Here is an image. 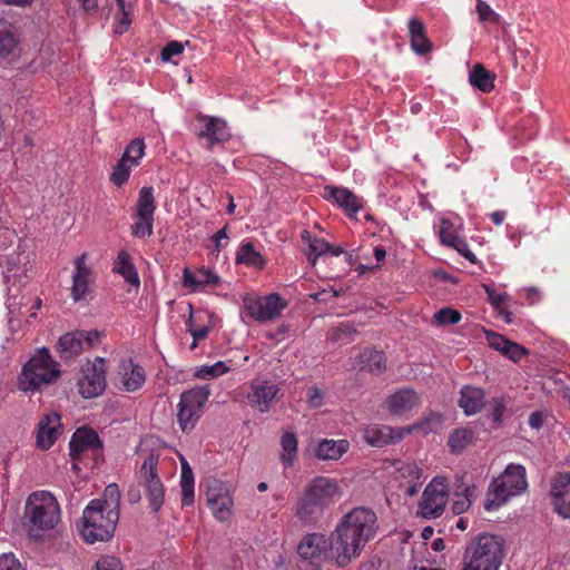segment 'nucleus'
<instances>
[{
    "label": "nucleus",
    "mask_w": 570,
    "mask_h": 570,
    "mask_svg": "<svg viewBox=\"0 0 570 570\" xmlns=\"http://www.w3.org/2000/svg\"><path fill=\"white\" fill-rule=\"evenodd\" d=\"M282 454L281 461L285 468L294 464L297 458L298 441L294 432H285L281 439Z\"/></svg>",
    "instance_id": "obj_40"
},
{
    "label": "nucleus",
    "mask_w": 570,
    "mask_h": 570,
    "mask_svg": "<svg viewBox=\"0 0 570 570\" xmlns=\"http://www.w3.org/2000/svg\"><path fill=\"white\" fill-rule=\"evenodd\" d=\"M19 40L11 23L0 18V59L11 56L17 49Z\"/></svg>",
    "instance_id": "obj_38"
},
{
    "label": "nucleus",
    "mask_w": 570,
    "mask_h": 570,
    "mask_svg": "<svg viewBox=\"0 0 570 570\" xmlns=\"http://www.w3.org/2000/svg\"><path fill=\"white\" fill-rule=\"evenodd\" d=\"M145 142L142 138H136L131 140L121 156V159L134 167L140 164V160L145 156Z\"/></svg>",
    "instance_id": "obj_46"
},
{
    "label": "nucleus",
    "mask_w": 570,
    "mask_h": 570,
    "mask_svg": "<svg viewBox=\"0 0 570 570\" xmlns=\"http://www.w3.org/2000/svg\"><path fill=\"white\" fill-rule=\"evenodd\" d=\"M504 559V539L481 533L465 547L461 570H499Z\"/></svg>",
    "instance_id": "obj_4"
},
{
    "label": "nucleus",
    "mask_w": 570,
    "mask_h": 570,
    "mask_svg": "<svg viewBox=\"0 0 570 570\" xmlns=\"http://www.w3.org/2000/svg\"><path fill=\"white\" fill-rule=\"evenodd\" d=\"M485 293L488 295L489 303L497 309H501L509 298L507 293H498L489 285H483Z\"/></svg>",
    "instance_id": "obj_53"
},
{
    "label": "nucleus",
    "mask_w": 570,
    "mask_h": 570,
    "mask_svg": "<svg viewBox=\"0 0 570 570\" xmlns=\"http://www.w3.org/2000/svg\"><path fill=\"white\" fill-rule=\"evenodd\" d=\"M0 570H26L12 552L0 554Z\"/></svg>",
    "instance_id": "obj_56"
},
{
    "label": "nucleus",
    "mask_w": 570,
    "mask_h": 570,
    "mask_svg": "<svg viewBox=\"0 0 570 570\" xmlns=\"http://www.w3.org/2000/svg\"><path fill=\"white\" fill-rule=\"evenodd\" d=\"M120 510V490L108 484L101 498L91 500L83 509L80 534L87 543L106 542L115 533Z\"/></svg>",
    "instance_id": "obj_2"
},
{
    "label": "nucleus",
    "mask_w": 570,
    "mask_h": 570,
    "mask_svg": "<svg viewBox=\"0 0 570 570\" xmlns=\"http://www.w3.org/2000/svg\"><path fill=\"white\" fill-rule=\"evenodd\" d=\"M476 12L481 22H498L499 16L482 0H476Z\"/></svg>",
    "instance_id": "obj_52"
},
{
    "label": "nucleus",
    "mask_w": 570,
    "mask_h": 570,
    "mask_svg": "<svg viewBox=\"0 0 570 570\" xmlns=\"http://www.w3.org/2000/svg\"><path fill=\"white\" fill-rule=\"evenodd\" d=\"M341 494L338 481L323 475L315 476L304 485L297 497L294 514L302 523L314 525Z\"/></svg>",
    "instance_id": "obj_3"
},
{
    "label": "nucleus",
    "mask_w": 570,
    "mask_h": 570,
    "mask_svg": "<svg viewBox=\"0 0 570 570\" xmlns=\"http://www.w3.org/2000/svg\"><path fill=\"white\" fill-rule=\"evenodd\" d=\"M26 523L29 535L40 538L60 521L61 511L57 499L48 491L31 493L26 503Z\"/></svg>",
    "instance_id": "obj_5"
},
{
    "label": "nucleus",
    "mask_w": 570,
    "mask_h": 570,
    "mask_svg": "<svg viewBox=\"0 0 570 570\" xmlns=\"http://www.w3.org/2000/svg\"><path fill=\"white\" fill-rule=\"evenodd\" d=\"M422 403L420 395L413 389H402L391 394L386 400L387 410L394 415L407 413Z\"/></svg>",
    "instance_id": "obj_26"
},
{
    "label": "nucleus",
    "mask_w": 570,
    "mask_h": 570,
    "mask_svg": "<svg viewBox=\"0 0 570 570\" xmlns=\"http://www.w3.org/2000/svg\"><path fill=\"white\" fill-rule=\"evenodd\" d=\"M333 547L334 540L332 534L327 538L322 533H309L301 540L297 553L303 559L311 560L312 562H321L322 560L335 561Z\"/></svg>",
    "instance_id": "obj_14"
},
{
    "label": "nucleus",
    "mask_w": 570,
    "mask_h": 570,
    "mask_svg": "<svg viewBox=\"0 0 570 570\" xmlns=\"http://www.w3.org/2000/svg\"><path fill=\"white\" fill-rule=\"evenodd\" d=\"M356 334L357 331L351 323L342 322L328 332L327 338L332 343L348 344L354 341Z\"/></svg>",
    "instance_id": "obj_44"
},
{
    "label": "nucleus",
    "mask_w": 570,
    "mask_h": 570,
    "mask_svg": "<svg viewBox=\"0 0 570 570\" xmlns=\"http://www.w3.org/2000/svg\"><path fill=\"white\" fill-rule=\"evenodd\" d=\"M392 466L396 478L404 481V483L413 482L422 478V470L415 462L394 460Z\"/></svg>",
    "instance_id": "obj_42"
},
{
    "label": "nucleus",
    "mask_w": 570,
    "mask_h": 570,
    "mask_svg": "<svg viewBox=\"0 0 570 570\" xmlns=\"http://www.w3.org/2000/svg\"><path fill=\"white\" fill-rule=\"evenodd\" d=\"M528 488L525 468L510 463L504 471L494 478L488 489L484 509L493 511L504 505L509 499L520 495Z\"/></svg>",
    "instance_id": "obj_6"
},
{
    "label": "nucleus",
    "mask_w": 570,
    "mask_h": 570,
    "mask_svg": "<svg viewBox=\"0 0 570 570\" xmlns=\"http://www.w3.org/2000/svg\"><path fill=\"white\" fill-rule=\"evenodd\" d=\"M323 197L336 204L348 217L355 216L363 208V199L345 187L325 186Z\"/></svg>",
    "instance_id": "obj_20"
},
{
    "label": "nucleus",
    "mask_w": 570,
    "mask_h": 570,
    "mask_svg": "<svg viewBox=\"0 0 570 570\" xmlns=\"http://www.w3.org/2000/svg\"><path fill=\"white\" fill-rule=\"evenodd\" d=\"M543 422L544 416L539 411L531 413L528 421L529 425L534 430H539L543 425Z\"/></svg>",
    "instance_id": "obj_62"
},
{
    "label": "nucleus",
    "mask_w": 570,
    "mask_h": 570,
    "mask_svg": "<svg viewBox=\"0 0 570 570\" xmlns=\"http://www.w3.org/2000/svg\"><path fill=\"white\" fill-rule=\"evenodd\" d=\"M474 485L463 483L456 487L452 503V510L455 514H461L470 508L474 497Z\"/></svg>",
    "instance_id": "obj_43"
},
{
    "label": "nucleus",
    "mask_w": 570,
    "mask_h": 570,
    "mask_svg": "<svg viewBox=\"0 0 570 570\" xmlns=\"http://www.w3.org/2000/svg\"><path fill=\"white\" fill-rule=\"evenodd\" d=\"M117 11L114 14V31L117 35L127 32L134 21L137 0H116Z\"/></svg>",
    "instance_id": "obj_30"
},
{
    "label": "nucleus",
    "mask_w": 570,
    "mask_h": 570,
    "mask_svg": "<svg viewBox=\"0 0 570 570\" xmlns=\"http://www.w3.org/2000/svg\"><path fill=\"white\" fill-rule=\"evenodd\" d=\"M301 239L307 246L306 257L307 261L315 266L317 259L327 254L328 249H331V244L327 243L323 238H318L312 235V233L307 229L301 232Z\"/></svg>",
    "instance_id": "obj_34"
},
{
    "label": "nucleus",
    "mask_w": 570,
    "mask_h": 570,
    "mask_svg": "<svg viewBox=\"0 0 570 570\" xmlns=\"http://www.w3.org/2000/svg\"><path fill=\"white\" fill-rule=\"evenodd\" d=\"M448 485L444 478H434L425 488L419 503V513L424 519L440 517L448 503Z\"/></svg>",
    "instance_id": "obj_12"
},
{
    "label": "nucleus",
    "mask_w": 570,
    "mask_h": 570,
    "mask_svg": "<svg viewBox=\"0 0 570 570\" xmlns=\"http://www.w3.org/2000/svg\"><path fill=\"white\" fill-rule=\"evenodd\" d=\"M475 432L471 428H458L450 433L448 446L451 453L458 454L473 443Z\"/></svg>",
    "instance_id": "obj_39"
},
{
    "label": "nucleus",
    "mask_w": 570,
    "mask_h": 570,
    "mask_svg": "<svg viewBox=\"0 0 570 570\" xmlns=\"http://www.w3.org/2000/svg\"><path fill=\"white\" fill-rule=\"evenodd\" d=\"M442 425L443 416L440 413L430 412L413 424L403 426V433L404 436H407L414 432H417L422 435H428L430 433H438L442 429Z\"/></svg>",
    "instance_id": "obj_32"
},
{
    "label": "nucleus",
    "mask_w": 570,
    "mask_h": 570,
    "mask_svg": "<svg viewBox=\"0 0 570 570\" xmlns=\"http://www.w3.org/2000/svg\"><path fill=\"white\" fill-rule=\"evenodd\" d=\"M158 461L159 455L151 451L145 458L140 469L146 497L155 513L161 509L165 501V487L157 473Z\"/></svg>",
    "instance_id": "obj_10"
},
{
    "label": "nucleus",
    "mask_w": 570,
    "mask_h": 570,
    "mask_svg": "<svg viewBox=\"0 0 570 570\" xmlns=\"http://www.w3.org/2000/svg\"><path fill=\"white\" fill-rule=\"evenodd\" d=\"M61 417L58 413L53 412L43 416L37 431V445L41 450L50 449L58 440L61 433Z\"/></svg>",
    "instance_id": "obj_25"
},
{
    "label": "nucleus",
    "mask_w": 570,
    "mask_h": 570,
    "mask_svg": "<svg viewBox=\"0 0 570 570\" xmlns=\"http://www.w3.org/2000/svg\"><path fill=\"white\" fill-rule=\"evenodd\" d=\"M206 499L216 520L225 522L230 519L234 502L226 483L216 478L208 479L206 482Z\"/></svg>",
    "instance_id": "obj_13"
},
{
    "label": "nucleus",
    "mask_w": 570,
    "mask_h": 570,
    "mask_svg": "<svg viewBox=\"0 0 570 570\" xmlns=\"http://www.w3.org/2000/svg\"><path fill=\"white\" fill-rule=\"evenodd\" d=\"M469 80L473 87L488 94L494 88L495 75L485 69L482 63H476L470 71Z\"/></svg>",
    "instance_id": "obj_37"
},
{
    "label": "nucleus",
    "mask_w": 570,
    "mask_h": 570,
    "mask_svg": "<svg viewBox=\"0 0 570 570\" xmlns=\"http://www.w3.org/2000/svg\"><path fill=\"white\" fill-rule=\"evenodd\" d=\"M461 313L458 309L445 307L438 311L434 316V323L440 326L458 324L461 321Z\"/></svg>",
    "instance_id": "obj_50"
},
{
    "label": "nucleus",
    "mask_w": 570,
    "mask_h": 570,
    "mask_svg": "<svg viewBox=\"0 0 570 570\" xmlns=\"http://www.w3.org/2000/svg\"><path fill=\"white\" fill-rule=\"evenodd\" d=\"M60 376L59 363L46 347L39 348L23 365L19 375V389L23 392H35L42 385L53 383Z\"/></svg>",
    "instance_id": "obj_7"
},
{
    "label": "nucleus",
    "mask_w": 570,
    "mask_h": 570,
    "mask_svg": "<svg viewBox=\"0 0 570 570\" xmlns=\"http://www.w3.org/2000/svg\"><path fill=\"white\" fill-rule=\"evenodd\" d=\"M79 393L91 399L100 395L106 387L105 360L96 357L92 363H88L82 370V376L78 381Z\"/></svg>",
    "instance_id": "obj_18"
},
{
    "label": "nucleus",
    "mask_w": 570,
    "mask_h": 570,
    "mask_svg": "<svg viewBox=\"0 0 570 570\" xmlns=\"http://www.w3.org/2000/svg\"><path fill=\"white\" fill-rule=\"evenodd\" d=\"M550 494L554 511L563 519L570 518V472L559 473L553 479Z\"/></svg>",
    "instance_id": "obj_24"
},
{
    "label": "nucleus",
    "mask_w": 570,
    "mask_h": 570,
    "mask_svg": "<svg viewBox=\"0 0 570 570\" xmlns=\"http://www.w3.org/2000/svg\"><path fill=\"white\" fill-rule=\"evenodd\" d=\"M69 448L71 458L77 460L87 451H91L94 456L100 455L102 444L95 430L78 429L70 440Z\"/></svg>",
    "instance_id": "obj_21"
},
{
    "label": "nucleus",
    "mask_w": 570,
    "mask_h": 570,
    "mask_svg": "<svg viewBox=\"0 0 570 570\" xmlns=\"http://www.w3.org/2000/svg\"><path fill=\"white\" fill-rule=\"evenodd\" d=\"M145 380L144 368L138 364H131L130 368L125 371L124 387L128 392H134L142 386Z\"/></svg>",
    "instance_id": "obj_45"
},
{
    "label": "nucleus",
    "mask_w": 570,
    "mask_h": 570,
    "mask_svg": "<svg viewBox=\"0 0 570 570\" xmlns=\"http://www.w3.org/2000/svg\"><path fill=\"white\" fill-rule=\"evenodd\" d=\"M230 371V367L223 361L213 365H204L197 371V376L203 380H212Z\"/></svg>",
    "instance_id": "obj_48"
},
{
    "label": "nucleus",
    "mask_w": 570,
    "mask_h": 570,
    "mask_svg": "<svg viewBox=\"0 0 570 570\" xmlns=\"http://www.w3.org/2000/svg\"><path fill=\"white\" fill-rule=\"evenodd\" d=\"M405 484H406L405 494L409 497H414L419 492V488L421 487L422 481L420 479V480H415L413 482H407Z\"/></svg>",
    "instance_id": "obj_64"
},
{
    "label": "nucleus",
    "mask_w": 570,
    "mask_h": 570,
    "mask_svg": "<svg viewBox=\"0 0 570 570\" xmlns=\"http://www.w3.org/2000/svg\"><path fill=\"white\" fill-rule=\"evenodd\" d=\"M183 283L185 287L198 291L205 286H216L219 283V277L210 269L200 268L196 272L184 271Z\"/></svg>",
    "instance_id": "obj_33"
},
{
    "label": "nucleus",
    "mask_w": 570,
    "mask_h": 570,
    "mask_svg": "<svg viewBox=\"0 0 570 570\" xmlns=\"http://www.w3.org/2000/svg\"><path fill=\"white\" fill-rule=\"evenodd\" d=\"M503 354L513 362H518L527 354V350L514 342H510Z\"/></svg>",
    "instance_id": "obj_60"
},
{
    "label": "nucleus",
    "mask_w": 570,
    "mask_h": 570,
    "mask_svg": "<svg viewBox=\"0 0 570 570\" xmlns=\"http://www.w3.org/2000/svg\"><path fill=\"white\" fill-rule=\"evenodd\" d=\"M407 27L412 50L420 56L431 52L432 43L426 36V29L423 21L413 17L409 20Z\"/></svg>",
    "instance_id": "obj_28"
},
{
    "label": "nucleus",
    "mask_w": 570,
    "mask_h": 570,
    "mask_svg": "<svg viewBox=\"0 0 570 570\" xmlns=\"http://www.w3.org/2000/svg\"><path fill=\"white\" fill-rule=\"evenodd\" d=\"M180 490L181 507H191L195 498V479L193 470L185 459H181Z\"/></svg>",
    "instance_id": "obj_36"
},
{
    "label": "nucleus",
    "mask_w": 570,
    "mask_h": 570,
    "mask_svg": "<svg viewBox=\"0 0 570 570\" xmlns=\"http://www.w3.org/2000/svg\"><path fill=\"white\" fill-rule=\"evenodd\" d=\"M87 253H82L73 259L70 296L75 303L87 299L95 283L94 271L87 264Z\"/></svg>",
    "instance_id": "obj_17"
},
{
    "label": "nucleus",
    "mask_w": 570,
    "mask_h": 570,
    "mask_svg": "<svg viewBox=\"0 0 570 570\" xmlns=\"http://www.w3.org/2000/svg\"><path fill=\"white\" fill-rule=\"evenodd\" d=\"M364 441L373 448H384L401 442L405 436L403 428L385 424H368L362 430Z\"/></svg>",
    "instance_id": "obj_19"
},
{
    "label": "nucleus",
    "mask_w": 570,
    "mask_h": 570,
    "mask_svg": "<svg viewBox=\"0 0 570 570\" xmlns=\"http://www.w3.org/2000/svg\"><path fill=\"white\" fill-rule=\"evenodd\" d=\"M306 399L309 407L318 409L324 404V392L317 386H311L307 390Z\"/></svg>",
    "instance_id": "obj_57"
},
{
    "label": "nucleus",
    "mask_w": 570,
    "mask_h": 570,
    "mask_svg": "<svg viewBox=\"0 0 570 570\" xmlns=\"http://www.w3.org/2000/svg\"><path fill=\"white\" fill-rule=\"evenodd\" d=\"M199 122H202V129L198 134L199 138H205L208 142V149H212L215 145L225 142L230 138V131L227 122L218 117L212 116H199Z\"/></svg>",
    "instance_id": "obj_23"
},
{
    "label": "nucleus",
    "mask_w": 570,
    "mask_h": 570,
    "mask_svg": "<svg viewBox=\"0 0 570 570\" xmlns=\"http://www.w3.org/2000/svg\"><path fill=\"white\" fill-rule=\"evenodd\" d=\"M487 340L489 342V345L502 354L504 353L505 348L508 347L509 343L511 341L507 340L503 335L498 333H488Z\"/></svg>",
    "instance_id": "obj_58"
},
{
    "label": "nucleus",
    "mask_w": 570,
    "mask_h": 570,
    "mask_svg": "<svg viewBox=\"0 0 570 570\" xmlns=\"http://www.w3.org/2000/svg\"><path fill=\"white\" fill-rule=\"evenodd\" d=\"M489 406V415L493 422L498 423L502 421L503 414L507 409V403L504 397H493L488 403Z\"/></svg>",
    "instance_id": "obj_51"
},
{
    "label": "nucleus",
    "mask_w": 570,
    "mask_h": 570,
    "mask_svg": "<svg viewBox=\"0 0 570 570\" xmlns=\"http://www.w3.org/2000/svg\"><path fill=\"white\" fill-rule=\"evenodd\" d=\"M357 364L361 370L372 374H381L386 370V357L383 352L365 348L358 355Z\"/></svg>",
    "instance_id": "obj_35"
},
{
    "label": "nucleus",
    "mask_w": 570,
    "mask_h": 570,
    "mask_svg": "<svg viewBox=\"0 0 570 570\" xmlns=\"http://www.w3.org/2000/svg\"><path fill=\"white\" fill-rule=\"evenodd\" d=\"M439 234L441 243L449 247L464 246L463 239L456 235L454 226L449 219L441 220Z\"/></svg>",
    "instance_id": "obj_47"
},
{
    "label": "nucleus",
    "mask_w": 570,
    "mask_h": 570,
    "mask_svg": "<svg viewBox=\"0 0 570 570\" xmlns=\"http://www.w3.org/2000/svg\"><path fill=\"white\" fill-rule=\"evenodd\" d=\"M236 263L245 264L256 268H263L265 266V259L257 252L252 243H243L236 253Z\"/></svg>",
    "instance_id": "obj_41"
},
{
    "label": "nucleus",
    "mask_w": 570,
    "mask_h": 570,
    "mask_svg": "<svg viewBox=\"0 0 570 570\" xmlns=\"http://www.w3.org/2000/svg\"><path fill=\"white\" fill-rule=\"evenodd\" d=\"M132 167L120 158L110 175L111 183L117 187L122 186L128 180Z\"/></svg>",
    "instance_id": "obj_49"
},
{
    "label": "nucleus",
    "mask_w": 570,
    "mask_h": 570,
    "mask_svg": "<svg viewBox=\"0 0 570 570\" xmlns=\"http://www.w3.org/2000/svg\"><path fill=\"white\" fill-rule=\"evenodd\" d=\"M485 405V393L482 389L466 385L460 391L459 406L470 416L480 412Z\"/></svg>",
    "instance_id": "obj_29"
},
{
    "label": "nucleus",
    "mask_w": 570,
    "mask_h": 570,
    "mask_svg": "<svg viewBox=\"0 0 570 570\" xmlns=\"http://www.w3.org/2000/svg\"><path fill=\"white\" fill-rule=\"evenodd\" d=\"M376 522L375 512L364 507L352 509L338 520L332 532L335 563L338 567L347 566L361 554L376 533Z\"/></svg>",
    "instance_id": "obj_1"
},
{
    "label": "nucleus",
    "mask_w": 570,
    "mask_h": 570,
    "mask_svg": "<svg viewBox=\"0 0 570 570\" xmlns=\"http://www.w3.org/2000/svg\"><path fill=\"white\" fill-rule=\"evenodd\" d=\"M242 301L246 316L259 323L275 321L288 305L287 301L277 293L265 296L247 293Z\"/></svg>",
    "instance_id": "obj_8"
},
{
    "label": "nucleus",
    "mask_w": 570,
    "mask_h": 570,
    "mask_svg": "<svg viewBox=\"0 0 570 570\" xmlns=\"http://www.w3.org/2000/svg\"><path fill=\"white\" fill-rule=\"evenodd\" d=\"M464 246H455L454 249H456L464 258H466L469 262L475 264L476 263V256L470 250L469 245L465 240H463Z\"/></svg>",
    "instance_id": "obj_63"
},
{
    "label": "nucleus",
    "mask_w": 570,
    "mask_h": 570,
    "mask_svg": "<svg viewBox=\"0 0 570 570\" xmlns=\"http://www.w3.org/2000/svg\"><path fill=\"white\" fill-rule=\"evenodd\" d=\"M350 450V442L345 439H323L316 443L314 455L322 461H337Z\"/></svg>",
    "instance_id": "obj_27"
},
{
    "label": "nucleus",
    "mask_w": 570,
    "mask_h": 570,
    "mask_svg": "<svg viewBox=\"0 0 570 570\" xmlns=\"http://www.w3.org/2000/svg\"><path fill=\"white\" fill-rule=\"evenodd\" d=\"M112 272L116 274H119L122 276L126 283H128L131 286H135L136 288H139L140 286V279L137 272V268L135 267L132 263V258L130 254L121 249L117 258L115 261Z\"/></svg>",
    "instance_id": "obj_31"
},
{
    "label": "nucleus",
    "mask_w": 570,
    "mask_h": 570,
    "mask_svg": "<svg viewBox=\"0 0 570 570\" xmlns=\"http://www.w3.org/2000/svg\"><path fill=\"white\" fill-rule=\"evenodd\" d=\"M279 387L268 381H258L250 384V392L247 395L249 404L259 412H268L273 402L276 401Z\"/></svg>",
    "instance_id": "obj_22"
},
{
    "label": "nucleus",
    "mask_w": 570,
    "mask_h": 570,
    "mask_svg": "<svg viewBox=\"0 0 570 570\" xmlns=\"http://www.w3.org/2000/svg\"><path fill=\"white\" fill-rule=\"evenodd\" d=\"M228 238L227 226L216 232L212 237L215 250L219 252L222 248H225L227 246Z\"/></svg>",
    "instance_id": "obj_61"
},
{
    "label": "nucleus",
    "mask_w": 570,
    "mask_h": 570,
    "mask_svg": "<svg viewBox=\"0 0 570 570\" xmlns=\"http://www.w3.org/2000/svg\"><path fill=\"white\" fill-rule=\"evenodd\" d=\"M183 50V43L178 41H170L163 48L160 56L164 61H169L174 56L180 55Z\"/></svg>",
    "instance_id": "obj_59"
},
{
    "label": "nucleus",
    "mask_w": 570,
    "mask_h": 570,
    "mask_svg": "<svg viewBox=\"0 0 570 570\" xmlns=\"http://www.w3.org/2000/svg\"><path fill=\"white\" fill-rule=\"evenodd\" d=\"M96 570H124L119 558L114 556H104L96 562Z\"/></svg>",
    "instance_id": "obj_54"
},
{
    "label": "nucleus",
    "mask_w": 570,
    "mask_h": 570,
    "mask_svg": "<svg viewBox=\"0 0 570 570\" xmlns=\"http://www.w3.org/2000/svg\"><path fill=\"white\" fill-rule=\"evenodd\" d=\"M187 326H188V332L191 334L193 336V343L190 344V350H195L197 347V343L199 341H203L207 337L209 331H210V327L209 326H203V327H199V328H193L191 325H193V318L191 316L189 317V320L187 321Z\"/></svg>",
    "instance_id": "obj_55"
},
{
    "label": "nucleus",
    "mask_w": 570,
    "mask_h": 570,
    "mask_svg": "<svg viewBox=\"0 0 570 570\" xmlns=\"http://www.w3.org/2000/svg\"><path fill=\"white\" fill-rule=\"evenodd\" d=\"M99 340V332L91 331H73L60 336L57 343L59 355L63 360L75 358Z\"/></svg>",
    "instance_id": "obj_16"
},
{
    "label": "nucleus",
    "mask_w": 570,
    "mask_h": 570,
    "mask_svg": "<svg viewBox=\"0 0 570 570\" xmlns=\"http://www.w3.org/2000/svg\"><path fill=\"white\" fill-rule=\"evenodd\" d=\"M209 395L207 386H196L181 393L177 405V422L183 432H190L196 426Z\"/></svg>",
    "instance_id": "obj_9"
},
{
    "label": "nucleus",
    "mask_w": 570,
    "mask_h": 570,
    "mask_svg": "<svg viewBox=\"0 0 570 570\" xmlns=\"http://www.w3.org/2000/svg\"><path fill=\"white\" fill-rule=\"evenodd\" d=\"M35 254L21 244L6 258V278L8 283L26 284L31 277Z\"/></svg>",
    "instance_id": "obj_15"
},
{
    "label": "nucleus",
    "mask_w": 570,
    "mask_h": 570,
    "mask_svg": "<svg viewBox=\"0 0 570 570\" xmlns=\"http://www.w3.org/2000/svg\"><path fill=\"white\" fill-rule=\"evenodd\" d=\"M136 209L135 223L131 225V234L137 238H148L154 232V214L156 209L153 187L144 186L139 190Z\"/></svg>",
    "instance_id": "obj_11"
}]
</instances>
